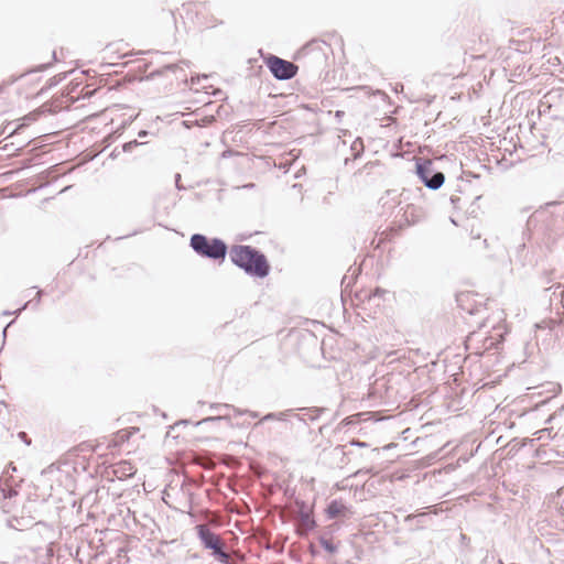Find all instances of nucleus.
I'll return each mask as SVG.
<instances>
[{"mask_svg":"<svg viewBox=\"0 0 564 564\" xmlns=\"http://www.w3.org/2000/svg\"><path fill=\"white\" fill-rule=\"evenodd\" d=\"M231 261L247 273L264 278L269 274L270 264L264 254L250 246H234L230 249Z\"/></svg>","mask_w":564,"mask_h":564,"instance_id":"f257e3e1","label":"nucleus"},{"mask_svg":"<svg viewBox=\"0 0 564 564\" xmlns=\"http://www.w3.org/2000/svg\"><path fill=\"white\" fill-rule=\"evenodd\" d=\"M191 247L200 256L212 259H224L227 252V246L220 239H208L196 234L191 238Z\"/></svg>","mask_w":564,"mask_h":564,"instance_id":"f03ea898","label":"nucleus"},{"mask_svg":"<svg viewBox=\"0 0 564 564\" xmlns=\"http://www.w3.org/2000/svg\"><path fill=\"white\" fill-rule=\"evenodd\" d=\"M488 301V297L474 290H466L459 292L457 295L458 306L466 313L473 315L480 312Z\"/></svg>","mask_w":564,"mask_h":564,"instance_id":"7ed1b4c3","label":"nucleus"},{"mask_svg":"<svg viewBox=\"0 0 564 564\" xmlns=\"http://www.w3.org/2000/svg\"><path fill=\"white\" fill-rule=\"evenodd\" d=\"M267 66L279 79H290L297 73V66L292 62L282 59L278 56H270L267 58Z\"/></svg>","mask_w":564,"mask_h":564,"instance_id":"20e7f679","label":"nucleus"},{"mask_svg":"<svg viewBox=\"0 0 564 564\" xmlns=\"http://www.w3.org/2000/svg\"><path fill=\"white\" fill-rule=\"evenodd\" d=\"M132 55V50L130 45L124 41H115L109 43L102 51L101 61L109 64L115 65L117 61Z\"/></svg>","mask_w":564,"mask_h":564,"instance_id":"39448f33","label":"nucleus"},{"mask_svg":"<svg viewBox=\"0 0 564 564\" xmlns=\"http://www.w3.org/2000/svg\"><path fill=\"white\" fill-rule=\"evenodd\" d=\"M40 77L35 74L24 75L17 79L15 90L26 98L39 95L43 89Z\"/></svg>","mask_w":564,"mask_h":564,"instance_id":"423d86ee","label":"nucleus"},{"mask_svg":"<svg viewBox=\"0 0 564 564\" xmlns=\"http://www.w3.org/2000/svg\"><path fill=\"white\" fill-rule=\"evenodd\" d=\"M199 539L202 540L205 547L213 551H219V547L224 546L221 539L210 531L206 524H199L196 527Z\"/></svg>","mask_w":564,"mask_h":564,"instance_id":"0eeeda50","label":"nucleus"},{"mask_svg":"<svg viewBox=\"0 0 564 564\" xmlns=\"http://www.w3.org/2000/svg\"><path fill=\"white\" fill-rule=\"evenodd\" d=\"M329 51L330 46L325 41L312 40L301 48L300 53L306 57H313L316 53H321L322 57L326 59Z\"/></svg>","mask_w":564,"mask_h":564,"instance_id":"6e6552de","label":"nucleus"},{"mask_svg":"<svg viewBox=\"0 0 564 564\" xmlns=\"http://www.w3.org/2000/svg\"><path fill=\"white\" fill-rule=\"evenodd\" d=\"M139 432L140 429L135 426L119 430L112 435L109 442V447L116 448L122 446L124 443H128L130 441L132 435Z\"/></svg>","mask_w":564,"mask_h":564,"instance_id":"1a4fd4ad","label":"nucleus"},{"mask_svg":"<svg viewBox=\"0 0 564 564\" xmlns=\"http://www.w3.org/2000/svg\"><path fill=\"white\" fill-rule=\"evenodd\" d=\"M113 475L119 479H126L133 476L137 471L135 466L128 462L121 460L113 466Z\"/></svg>","mask_w":564,"mask_h":564,"instance_id":"9d476101","label":"nucleus"},{"mask_svg":"<svg viewBox=\"0 0 564 564\" xmlns=\"http://www.w3.org/2000/svg\"><path fill=\"white\" fill-rule=\"evenodd\" d=\"M326 513H327L328 518H330V519L345 517L347 513V508L343 501L334 500L328 505V507L326 509Z\"/></svg>","mask_w":564,"mask_h":564,"instance_id":"9b49d317","label":"nucleus"},{"mask_svg":"<svg viewBox=\"0 0 564 564\" xmlns=\"http://www.w3.org/2000/svg\"><path fill=\"white\" fill-rule=\"evenodd\" d=\"M445 181V176L443 173H435L430 180H425V185L432 189L440 188Z\"/></svg>","mask_w":564,"mask_h":564,"instance_id":"f8f14e48","label":"nucleus"},{"mask_svg":"<svg viewBox=\"0 0 564 564\" xmlns=\"http://www.w3.org/2000/svg\"><path fill=\"white\" fill-rule=\"evenodd\" d=\"M214 554L217 556V560L223 564H228L229 554L223 551V547H219V551H214Z\"/></svg>","mask_w":564,"mask_h":564,"instance_id":"ddd939ff","label":"nucleus"},{"mask_svg":"<svg viewBox=\"0 0 564 564\" xmlns=\"http://www.w3.org/2000/svg\"><path fill=\"white\" fill-rule=\"evenodd\" d=\"M182 9L187 13L197 12L198 6L193 2L184 3Z\"/></svg>","mask_w":564,"mask_h":564,"instance_id":"4468645a","label":"nucleus"},{"mask_svg":"<svg viewBox=\"0 0 564 564\" xmlns=\"http://www.w3.org/2000/svg\"><path fill=\"white\" fill-rule=\"evenodd\" d=\"M321 543L325 550H327L329 552L335 551V547L332 545V543L329 541L323 540Z\"/></svg>","mask_w":564,"mask_h":564,"instance_id":"2eb2a0df","label":"nucleus"},{"mask_svg":"<svg viewBox=\"0 0 564 564\" xmlns=\"http://www.w3.org/2000/svg\"><path fill=\"white\" fill-rule=\"evenodd\" d=\"M24 119H29V120H36L37 119V113L36 112H32L30 115H28Z\"/></svg>","mask_w":564,"mask_h":564,"instance_id":"dca6fc26","label":"nucleus"},{"mask_svg":"<svg viewBox=\"0 0 564 564\" xmlns=\"http://www.w3.org/2000/svg\"><path fill=\"white\" fill-rule=\"evenodd\" d=\"M6 90V84L0 85V97L4 94Z\"/></svg>","mask_w":564,"mask_h":564,"instance_id":"f3484780","label":"nucleus"},{"mask_svg":"<svg viewBox=\"0 0 564 564\" xmlns=\"http://www.w3.org/2000/svg\"><path fill=\"white\" fill-rule=\"evenodd\" d=\"M356 444H357V445H359V446H364V445H365V444H364V443H361V442H357Z\"/></svg>","mask_w":564,"mask_h":564,"instance_id":"a211bd4d","label":"nucleus"}]
</instances>
